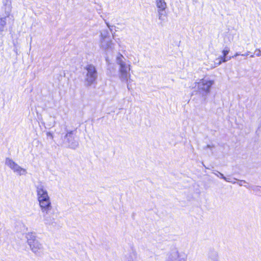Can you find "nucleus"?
<instances>
[{"mask_svg":"<svg viewBox=\"0 0 261 261\" xmlns=\"http://www.w3.org/2000/svg\"><path fill=\"white\" fill-rule=\"evenodd\" d=\"M213 80H206L201 79L199 82H195V87H197V92L202 96H205L210 92V89L214 84Z\"/></svg>","mask_w":261,"mask_h":261,"instance_id":"1","label":"nucleus"},{"mask_svg":"<svg viewBox=\"0 0 261 261\" xmlns=\"http://www.w3.org/2000/svg\"><path fill=\"white\" fill-rule=\"evenodd\" d=\"M86 69L87 71V73L85 80L88 85H91L96 82L97 79V70L95 67L92 64L88 65L86 67Z\"/></svg>","mask_w":261,"mask_h":261,"instance_id":"2","label":"nucleus"},{"mask_svg":"<svg viewBox=\"0 0 261 261\" xmlns=\"http://www.w3.org/2000/svg\"><path fill=\"white\" fill-rule=\"evenodd\" d=\"M38 201L40 208L43 212L47 213L51 210L52 205L49 197L42 198L38 200Z\"/></svg>","mask_w":261,"mask_h":261,"instance_id":"3","label":"nucleus"},{"mask_svg":"<svg viewBox=\"0 0 261 261\" xmlns=\"http://www.w3.org/2000/svg\"><path fill=\"white\" fill-rule=\"evenodd\" d=\"M120 65L119 72L120 73V76L121 78L125 81H127L128 76H130L129 72L130 71V65H127L124 62L119 63Z\"/></svg>","mask_w":261,"mask_h":261,"instance_id":"4","label":"nucleus"},{"mask_svg":"<svg viewBox=\"0 0 261 261\" xmlns=\"http://www.w3.org/2000/svg\"><path fill=\"white\" fill-rule=\"evenodd\" d=\"M28 242L33 252H37L41 249V245L36 239H29Z\"/></svg>","mask_w":261,"mask_h":261,"instance_id":"5","label":"nucleus"},{"mask_svg":"<svg viewBox=\"0 0 261 261\" xmlns=\"http://www.w3.org/2000/svg\"><path fill=\"white\" fill-rule=\"evenodd\" d=\"M37 195L38 200L49 197L47 191L42 186L37 187Z\"/></svg>","mask_w":261,"mask_h":261,"instance_id":"6","label":"nucleus"},{"mask_svg":"<svg viewBox=\"0 0 261 261\" xmlns=\"http://www.w3.org/2000/svg\"><path fill=\"white\" fill-rule=\"evenodd\" d=\"M223 56L218 57L216 59L218 61V64L220 65L221 63L223 62H225L227 61L229 59H226V56L229 53V50H223Z\"/></svg>","mask_w":261,"mask_h":261,"instance_id":"7","label":"nucleus"},{"mask_svg":"<svg viewBox=\"0 0 261 261\" xmlns=\"http://www.w3.org/2000/svg\"><path fill=\"white\" fill-rule=\"evenodd\" d=\"M156 6L160 11H163L166 8V3L164 0H156Z\"/></svg>","mask_w":261,"mask_h":261,"instance_id":"8","label":"nucleus"},{"mask_svg":"<svg viewBox=\"0 0 261 261\" xmlns=\"http://www.w3.org/2000/svg\"><path fill=\"white\" fill-rule=\"evenodd\" d=\"M7 165L12 169L13 171L18 167V165L15 163L14 161L11 160H7Z\"/></svg>","mask_w":261,"mask_h":261,"instance_id":"9","label":"nucleus"},{"mask_svg":"<svg viewBox=\"0 0 261 261\" xmlns=\"http://www.w3.org/2000/svg\"><path fill=\"white\" fill-rule=\"evenodd\" d=\"M14 172H17L19 175L23 174L26 173V170L18 166V167L14 170Z\"/></svg>","mask_w":261,"mask_h":261,"instance_id":"10","label":"nucleus"},{"mask_svg":"<svg viewBox=\"0 0 261 261\" xmlns=\"http://www.w3.org/2000/svg\"><path fill=\"white\" fill-rule=\"evenodd\" d=\"M171 261H186V259L184 258H180L178 256L177 257H174L171 259Z\"/></svg>","mask_w":261,"mask_h":261,"instance_id":"11","label":"nucleus"},{"mask_svg":"<svg viewBox=\"0 0 261 261\" xmlns=\"http://www.w3.org/2000/svg\"><path fill=\"white\" fill-rule=\"evenodd\" d=\"M122 58H123V56L122 55H121V54H120V55H119L117 57V61H118V63H119V62H123V61H122Z\"/></svg>","mask_w":261,"mask_h":261,"instance_id":"12","label":"nucleus"},{"mask_svg":"<svg viewBox=\"0 0 261 261\" xmlns=\"http://www.w3.org/2000/svg\"><path fill=\"white\" fill-rule=\"evenodd\" d=\"M73 135V131H70V132H68L66 135V137H72Z\"/></svg>","mask_w":261,"mask_h":261,"instance_id":"13","label":"nucleus"},{"mask_svg":"<svg viewBox=\"0 0 261 261\" xmlns=\"http://www.w3.org/2000/svg\"><path fill=\"white\" fill-rule=\"evenodd\" d=\"M47 136L50 137L51 139L53 138V134L50 133V132H48L47 133Z\"/></svg>","mask_w":261,"mask_h":261,"instance_id":"14","label":"nucleus"}]
</instances>
